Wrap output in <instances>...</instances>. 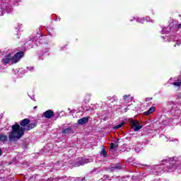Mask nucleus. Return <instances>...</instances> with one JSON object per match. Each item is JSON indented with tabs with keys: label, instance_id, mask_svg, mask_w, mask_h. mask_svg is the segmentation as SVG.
<instances>
[{
	"label": "nucleus",
	"instance_id": "obj_1",
	"mask_svg": "<svg viewBox=\"0 0 181 181\" xmlns=\"http://www.w3.org/2000/svg\"><path fill=\"white\" fill-rule=\"evenodd\" d=\"M30 120L29 119H24L21 120L20 125L21 127H26L25 129L23 127H21L19 124L16 123L12 126V131L8 134V138L10 142H15V141H18V139H21L23 136L25 132V129L26 131H30V129H33L36 127L35 123H30Z\"/></svg>",
	"mask_w": 181,
	"mask_h": 181
},
{
	"label": "nucleus",
	"instance_id": "obj_2",
	"mask_svg": "<svg viewBox=\"0 0 181 181\" xmlns=\"http://www.w3.org/2000/svg\"><path fill=\"white\" fill-rule=\"evenodd\" d=\"M180 165L181 156L168 158L163 160L161 164L153 165V172L156 173H162V172H175Z\"/></svg>",
	"mask_w": 181,
	"mask_h": 181
},
{
	"label": "nucleus",
	"instance_id": "obj_3",
	"mask_svg": "<svg viewBox=\"0 0 181 181\" xmlns=\"http://www.w3.org/2000/svg\"><path fill=\"white\" fill-rule=\"evenodd\" d=\"M129 123L134 132H137V131L142 129V125L137 120L130 119Z\"/></svg>",
	"mask_w": 181,
	"mask_h": 181
},
{
	"label": "nucleus",
	"instance_id": "obj_4",
	"mask_svg": "<svg viewBox=\"0 0 181 181\" xmlns=\"http://www.w3.org/2000/svg\"><path fill=\"white\" fill-rule=\"evenodd\" d=\"M40 43L39 41H37V37H35L33 40H28L25 44V49H30L33 47L34 46H39Z\"/></svg>",
	"mask_w": 181,
	"mask_h": 181
},
{
	"label": "nucleus",
	"instance_id": "obj_5",
	"mask_svg": "<svg viewBox=\"0 0 181 181\" xmlns=\"http://www.w3.org/2000/svg\"><path fill=\"white\" fill-rule=\"evenodd\" d=\"M90 162H93V159H91V158H81V160L74 163V166L75 168H77L78 166H83V165H86V163H90Z\"/></svg>",
	"mask_w": 181,
	"mask_h": 181
},
{
	"label": "nucleus",
	"instance_id": "obj_6",
	"mask_svg": "<svg viewBox=\"0 0 181 181\" xmlns=\"http://www.w3.org/2000/svg\"><path fill=\"white\" fill-rule=\"evenodd\" d=\"M136 21V22H138L139 23H144V22H151L152 23H153V20L151 19V18L149 17H146V18H133V19L130 20V22H132V21Z\"/></svg>",
	"mask_w": 181,
	"mask_h": 181
},
{
	"label": "nucleus",
	"instance_id": "obj_7",
	"mask_svg": "<svg viewBox=\"0 0 181 181\" xmlns=\"http://www.w3.org/2000/svg\"><path fill=\"white\" fill-rule=\"evenodd\" d=\"M24 53L23 52L21 51L17 52L16 54H14V56L11 57L12 59V63H18V62H19V60H21V58L24 56Z\"/></svg>",
	"mask_w": 181,
	"mask_h": 181
},
{
	"label": "nucleus",
	"instance_id": "obj_8",
	"mask_svg": "<svg viewBox=\"0 0 181 181\" xmlns=\"http://www.w3.org/2000/svg\"><path fill=\"white\" fill-rule=\"evenodd\" d=\"M2 63L3 64H9V63H12V56L11 54H7L4 56L2 59Z\"/></svg>",
	"mask_w": 181,
	"mask_h": 181
},
{
	"label": "nucleus",
	"instance_id": "obj_9",
	"mask_svg": "<svg viewBox=\"0 0 181 181\" xmlns=\"http://www.w3.org/2000/svg\"><path fill=\"white\" fill-rule=\"evenodd\" d=\"M64 179H67V177L63 176L62 177H57L55 178H49L47 180H43L42 181H64Z\"/></svg>",
	"mask_w": 181,
	"mask_h": 181
},
{
	"label": "nucleus",
	"instance_id": "obj_10",
	"mask_svg": "<svg viewBox=\"0 0 181 181\" xmlns=\"http://www.w3.org/2000/svg\"><path fill=\"white\" fill-rule=\"evenodd\" d=\"M53 115H54V112L50 110H47L45 112H44V117H45V118H47L48 119H50V118L53 117Z\"/></svg>",
	"mask_w": 181,
	"mask_h": 181
},
{
	"label": "nucleus",
	"instance_id": "obj_11",
	"mask_svg": "<svg viewBox=\"0 0 181 181\" xmlns=\"http://www.w3.org/2000/svg\"><path fill=\"white\" fill-rule=\"evenodd\" d=\"M64 181H86V177H69L67 180L64 179Z\"/></svg>",
	"mask_w": 181,
	"mask_h": 181
},
{
	"label": "nucleus",
	"instance_id": "obj_12",
	"mask_svg": "<svg viewBox=\"0 0 181 181\" xmlns=\"http://www.w3.org/2000/svg\"><path fill=\"white\" fill-rule=\"evenodd\" d=\"M123 100H124V103H131L134 100V97L131 96V95H124Z\"/></svg>",
	"mask_w": 181,
	"mask_h": 181
},
{
	"label": "nucleus",
	"instance_id": "obj_13",
	"mask_svg": "<svg viewBox=\"0 0 181 181\" xmlns=\"http://www.w3.org/2000/svg\"><path fill=\"white\" fill-rule=\"evenodd\" d=\"M88 122V117H83L78 120V124L79 125H84V124H87Z\"/></svg>",
	"mask_w": 181,
	"mask_h": 181
},
{
	"label": "nucleus",
	"instance_id": "obj_14",
	"mask_svg": "<svg viewBox=\"0 0 181 181\" xmlns=\"http://www.w3.org/2000/svg\"><path fill=\"white\" fill-rule=\"evenodd\" d=\"M155 110H156V108H155V107L152 106L151 107H150L148 109V110H147L144 112V115H150V114H152L153 112H155Z\"/></svg>",
	"mask_w": 181,
	"mask_h": 181
},
{
	"label": "nucleus",
	"instance_id": "obj_15",
	"mask_svg": "<svg viewBox=\"0 0 181 181\" xmlns=\"http://www.w3.org/2000/svg\"><path fill=\"white\" fill-rule=\"evenodd\" d=\"M6 141H8V136L0 134V142H6Z\"/></svg>",
	"mask_w": 181,
	"mask_h": 181
},
{
	"label": "nucleus",
	"instance_id": "obj_16",
	"mask_svg": "<svg viewBox=\"0 0 181 181\" xmlns=\"http://www.w3.org/2000/svg\"><path fill=\"white\" fill-rule=\"evenodd\" d=\"M169 30H172V24H170L169 25V27H167V28H163L162 29V33H168V32H169Z\"/></svg>",
	"mask_w": 181,
	"mask_h": 181
},
{
	"label": "nucleus",
	"instance_id": "obj_17",
	"mask_svg": "<svg viewBox=\"0 0 181 181\" xmlns=\"http://www.w3.org/2000/svg\"><path fill=\"white\" fill-rule=\"evenodd\" d=\"M117 148H118V144H117V143H115V144L112 143L110 144V151H117Z\"/></svg>",
	"mask_w": 181,
	"mask_h": 181
},
{
	"label": "nucleus",
	"instance_id": "obj_18",
	"mask_svg": "<svg viewBox=\"0 0 181 181\" xmlns=\"http://www.w3.org/2000/svg\"><path fill=\"white\" fill-rule=\"evenodd\" d=\"M125 125V122H122L119 124H117L113 127V129H119V128H122Z\"/></svg>",
	"mask_w": 181,
	"mask_h": 181
},
{
	"label": "nucleus",
	"instance_id": "obj_19",
	"mask_svg": "<svg viewBox=\"0 0 181 181\" xmlns=\"http://www.w3.org/2000/svg\"><path fill=\"white\" fill-rule=\"evenodd\" d=\"M71 132V128L68 127L62 131V134H70Z\"/></svg>",
	"mask_w": 181,
	"mask_h": 181
},
{
	"label": "nucleus",
	"instance_id": "obj_20",
	"mask_svg": "<svg viewBox=\"0 0 181 181\" xmlns=\"http://www.w3.org/2000/svg\"><path fill=\"white\" fill-rule=\"evenodd\" d=\"M173 86H175V87H180L181 86V81L180 80H178L177 82L171 83Z\"/></svg>",
	"mask_w": 181,
	"mask_h": 181
},
{
	"label": "nucleus",
	"instance_id": "obj_21",
	"mask_svg": "<svg viewBox=\"0 0 181 181\" xmlns=\"http://www.w3.org/2000/svg\"><path fill=\"white\" fill-rule=\"evenodd\" d=\"M100 156H103V158H107V151L105 149H102L100 152Z\"/></svg>",
	"mask_w": 181,
	"mask_h": 181
},
{
	"label": "nucleus",
	"instance_id": "obj_22",
	"mask_svg": "<svg viewBox=\"0 0 181 181\" xmlns=\"http://www.w3.org/2000/svg\"><path fill=\"white\" fill-rule=\"evenodd\" d=\"M162 37V39H163L164 40H165V42H170L171 40H170V37H165V36H163V37Z\"/></svg>",
	"mask_w": 181,
	"mask_h": 181
},
{
	"label": "nucleus",
	"instance_id": "obj_23",
	"mask_svg": "<svg viewBox=\"0 0 181 181\" xmlns=\"http://www.w3.org/2000/svg\"><path fill=\"white\" fill-rule=\"evenodd\" d=\"M26 69L27 71H33L35 70V68L33 66H28Z\"/></svg>",
	"mask_w": 181,
	"mask_h": 181
},
{
	"label": "nucleus",
	"instance_id": "obj_24",
	"mask_svg": "<svg viewBox=\"0 0 181 181\" xmlns=\"http://www.w3.org/2000/svg\"><path fill=\"white\" fill-rule=\"evenodd\" d=\"M135 151L138 153L139 152H141V147H137L136 148H135Z\"/></svg>",
	"mask_w": 181,
	"mask_h": 181
},
{
	"label": "nucleus",
	"instance_id": "obj_25",
	"mask_svg": "<svg viewBox=\"0 0 181 181\" xmlns=\"http://www.w3.org/2000/svg\"><path fill=\"white\" fill-rule=\"evenodd\" d=\"M112 169H122V168L121 167V165L119 166H114L112 168Z\"/></svg>",
	"mask_w": 181,
	"mask_h": 181
},
{
	"label": "nucleus",
	"instance_id": "obj_26",
	"mask_svg": "<svg viewBox=\"0 0 181 181\" xmlns=\"http://www.w3.org/2000/svg\"><path fill=\"white\" fill-rule=\"evenodd\" d=\"M175 28H177V29H181V24H175Z\"/></svg>",
	"mask_w": 181,
	"mask_h": 181
},
{
	"label": "nucleus",
	"instance_id": "obj_27",
	"mask_svg": "<svg viewBox=\"0 0 181 181\" xmlns=\"http://www.w3.org/2000/svg\"><path fill=\"white\" fill-rule=\"evenodd\" d=\"M176 46H180V42L179 41H177V43L174 45V47H176Z\"/></svg>",
	"mask_w": 181,
	"mask_h": 181
},
{
	"label": "nucleus",
	"instance_id": "obj_28",
	"mask_svg": "<svg viewBox=\"0 0 181 181\" xmlns=\"http://www.w3.org/2000/svg\"><path fill=\"white\" fill-rule=\"evenodd\" d=\"M2 155V149L0 148V156Z\"/></svg>",
	"mask_w": 181,
	"mask_h": 181
},
{
	"label": "nucleus",
	"instance_id": "obj_29",
	"mask_svg": "<svg viewBox=\"0 0 181 181\" xmlns=\"http://www.w3.org/2000/svg\"><path fill=\"white\" fill-rule=\"evenodd\" d=\"M60 163H62V161H59V162L57 163V165H60Z\"/></svg>",
	"mask_w": 181,
	"mask_h": 181
},
{
	"label": "nucleus",
	"instance_id": "obj_30",
	"mask_svg": "<svg viewBox=\"0 0 181 181\" xmlns=\"http://www.w3.org/2000/svg\"><path fill=\"white\" fill-rule=\"evenodd\" d=\"M31 100H35V97H30Z\"/></svg>",
	"mask_w": 181,
	"mask_h": 181
},
{
	"label": "nucleus",
	"instance_id": "obj_31",
	"mask_svg": "<svg viewBox=\"0 0 181 181\" xmlns=\"http://www.w3.org/2000/svg\"><path fill=\"white\" fill-rule=\"evenodd\" d=\"M45 52H46V53H47V52H49V49H47V50Z\"/></svg>",
	"mask_w": 181,
	"mask_h": 181
},
{
	"label": "nucleus",
	"instance_id": "obj_32",
	"mask_svg": "<svg viewBox=\"0 0 181 181\" xmlns=\"http://www.w3.org/2000/svg\"><path fill=\"white\" fill-rule=\"evenodd\" d=\"M37 108V106L34 107V110H36Z\"/></svg>",
	"mask_w": 181,
	"mask_h": 181
},
{
	"label": "nucleus",
	"instance_id": "obj_33",
	"mask_svg": "<svg viewBox=\"0 0 181 181\" xmlns=\"http://www.w3.org/2000/svg\"><path fill=\"white\" fill-rule=\"evenodd\" d=\"M9 12H12V10H11V9H10V11H8V13H9Z\"/></svg>",
	"mask_w": 181,
	"mask_h": 181
},
{
	"label": "nucleus",
	"instance_id": "obj_34",
	"mask_svg": "<svg viewBox=\"0 0 181 181\" xmlns=\"http://www.w3.org/2000/svg\"><path fill=\"white\" fill-rule=\"evenodd\" d=\"M66 162H67V161H66V160L64 161L65 163H66Z\"/></svg>",
	"mask_w": 181,
	"mask_h": 181
}]
</instances>
